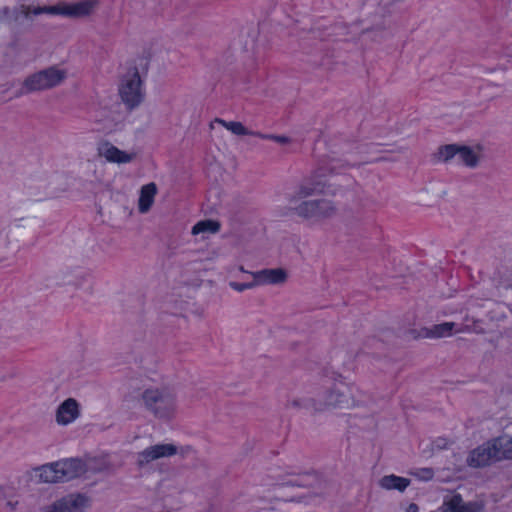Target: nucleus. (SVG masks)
Instances as JSON below:
<instances>
[{"label":"nucleus","mask_w":512,"mask_h":512,"mask_svg":"<svg viewBox=\"0 0 512 512\" xmlns=\"http://www.w3.org/2000/svg\"><path fill=\"white\" fill-rule=\"evenodd\" d=\"M44 13L67 16V6L66 4L57 6H44Z\"/></svg>","instance_id":"cd10ccee"},{"label":"nucleus","mask_w":512,"mask_h":512,"mask_svg":"<svg viewBox=\"0 0 512 512\" xmlns=\"http://www.w3.org/2000/svg\"><path fill=\"white\" fill-rule=\"evenodd\" d=\"M504 56L509 60H512V46L506 47L504 49Z\"/></svg>","instance_id":"f704fd0d"},{"label":"nucleus","mask_w":512,"mask_h":512,"mask_svg":"<svg viewBox=\"0 0 512 512\" xmlns=\"http://www.w3.org/2000/svg\"><path fill=\"white\" fill-rule=\"evenodd\" d=\"M407 512H418V506L414 503L410 504L407 509Z\"/></svg>","instance_id":"e433bc0d"},{"label":"nucleus","mask_w":512,"mask_h":512,"mask_svg":"<svg viewBox=\"0 0 512 512\" xmlns=\"http://www.w3.org/2000/svg\"><path fill=\"white\" fill-rule=\"evenodd\" d=\"M214 122L222 125L227 130H229L231 133L243 136V135H255L256 133L249 131L241 122L237 121H225L220 118H216Z\"/></svg>","instance_id":"b1692460"},{"label":"nucleus","mask_w":512,"mask_h":512,"mask_svg":"<svg viewBox=\"0 0 512 512\" xmlns=\"http://www.w3.org/2000/svg\"><path fill=\"white\" fill-rule=\"evenodd\" d=\"M43 13H44V7H34V8H31V14L40 15V14H43Z\"/></svg>","instance_id":"72a5a7b5"},{"label":"nucleus","mask_w":512,"mask_h":512,"mask_svg":"<svg viewBox=\"0 0 512 512\" xmlns=\"http://www.w3.org/2000/svg\"><path fill=\"white\" fill-rule=\"evenodd\" d=\"M499 69L502 70V71H505L506 67L502 65V66L499 67Z\"/></svg>","instance_id":"ea45409f"},{"label":"nucleus","mask_w":512,"mask_h":512,"mask_svg":"<svg viewBox=\"0 0 512 512\" xmlns=\"http://www.w3.org/2000/svg\"><path fill=\"white\" fill-rule=\"evenodd\" d=\"M467 463L469 466L474 468L486 467L496 463L494 461L489 441H486L482 445L473 449L467 458Z\"/></svg>","instance_id":"ddd939ff"},{"label":"nucleus","mask_w":512,"mask_h":512,"mask_svg":"<svg viewBox=\"0 0 512 512\" xmlns=\"http://www.w3.org/2000/svg\"><path fill=\"white\" fill-rule=\"evenodd\" d=\"M494 461L499 462L505 459H512V437L509 435H502L491 440H488Z\"/></svg>","instance_id":"4468645a"},{"label":"nucleus","mask_w":512,"mask_h":512,"mask_svg":"<svg viewBox=\"0 0 512 512\" xmlns=\"http://www.w3.org/2000/svg\"><path fill=\"white\" fill-rule=\"evenodd\" d=\"M11 11H12V10H11L10 8H8V7H4V8L2 9V12H1V13H2L3 18H4L6 21H10V20H11V17H10V16H11Z\"/></svg>","instance_id":"2f4dec72"},{"label":"nucleus","mask_w":512,"mask_h":512,"mask_svg":"<svg viewBox=\"0 0 512 512\" xmlns=\"http://www.w3.org/2000/svg\"><path fill=\"white\" fill-rule=\"evenodd\" d=\"M254 278L256 285H279L287 280V272L282 268L262 269L249 272Z\"/></svg>","instance_id":"9b49d317"},{"label":"nucleus","mask_w":512,"mask_h":512,"mask_svg":"<svg viewBox=\"0 0 512 512\" xmlns=\"http://www.w3.org/2000/svg\"><path fill=\"white\" fill-rule=\"evenodd\" d=\"M458 146L457 144H449L439 147L435 154L436 159L440 162L447 163L454 157L457 158Z\"/></svg>","instance_id":"a878e982"},{"label":"nucleus","mask_w":512,"mask_h":512,"mask_svg":"<svg viewBox=\"0 0 512 512\" xmlns=\"http://www.w3.org/2000/svg\"><path fill=\"white\" fill-rule=\"evenodd\" d=\"M8 505L11 506V509H13V505L11 504V502H8Z\"/></svg>","instance_id":"a19ab883"},{"label":"nucleus","mask_w":512,"mask_h":512,"mask_svg":"<svg viewBox=\"0 0 512 512\" xmlns=\"http://www.w3.org/2000/svg\"><path fill=\"white\" fill-rule=\"evenodd\" d=\"M39 478L44 483H56L61 482L60 473L58 467H56V462L43 465L38 469Z\"/></svg>","instance_id":"4be33fe9"},{"label":"nucleus","mask_w":512,"mask_h":512,"mask_svg":"<svg viewBox=\"0 0 512 512\" xmlns=\"http://www.w3.org/2000/svg\"><path fill=\"white\" fill-rule=\"evenodd\" d=\"M179 452V447L173 443L151 445L137 453L136 465L138 468L144 469L149 467L154 461L170 458Z\"/></svg>","instance_id":"423d86ee"},{"label":"nucleus","mask_w":512,"mask_h":512,"mask_svg":"<svg viewBox=\"0 0 512 512\" xmlns=\"http://www.w3.org/2000/svg\"><path fill=\"white\" fill-rule=\"evenodd\" d=\"M156 193L157 187L155 183L146 184L141 188L140 197L138 200V208L141 213H146L150 210Z\"/></svg>","instance_id":"a211bd4d"},{"label":"nucleus","mask_w":512,"mask_h":512,"mask_svg":"<svg viewBox=\"0 0 512 512\" xmlns=\"http://www.w3.org/2000/svg\"><path fill=\"white\" fill-rule=\"evenodd\" d=\"M239 271H241L243 273H248V271L245 270V268L243 266H239Z\"/></svg>","instance_id":"58836bf2"},{"label":"nucleus","mask_w":512,"mask_h":512,"mask_svg":"<svg viewBox=\"0 0 512 512\" xmlns=\"http://www.w3.org/2000/svg\"><path fill=\"white\" fill-rule=\"evenodd\" d=\"M66 79L67 70L52 65L27 76L17 95L22 96L33 92L51 90L60 86Z\"/></svg>","instance_id":"7ed1b4c3"},{"label":"nucleus","mask_w":512,"mask_h":512,"mask_svg":"<svg viewBox=\"0 0 512 512\" xmlns=\"http://www.w3.org/2000/svg\"><path fill=\"white\" fill-rule=\"evenodd\" d=\"M97 152L100 157L110 163L125 164L131 162L136 154L118 149L108 141H102L98 144Z\"/></svg>","instance_id":"6e6552de"},{"label":"nucleus","mask_w":512,"mask_h":512,"mask_svg":"<svg viewBox=\"0 0 512 512\" xmlns=\"http://www.w3.org/2000/svg\"><path fill=\"white\" fill-rule=\"evenodd\" d=\"M317 401L319 413L351 409V404L354 402L350 396V384L345 382L334 383Z\"/></svg>","instance_id":"39448f33"},{"label":"nucleus","mask_w":512,"mask_h":512,"mask_svg":"<svg viewBox=\"0 0 512 512\" xmlns=\"http://www.w3.org/2000/svg\"><path fill=\"white\" fill-rule=\"evenodd\" d=\"M19 9H20V14L23 15L24 17H26V18H28L29 15L31 14V7L30 6L21 5V6H19Z\"/></svg>","instance_id":"7c9ffc66"},{"label":"nucleus","mask_w":512,"mask_h":512,"mask_svg":"<svg viewBox=\"0 0 512 512\" xmlns=\"http://www.w3.org/2000/svg\"><path fill=\"white\" fill-rule=\"evenodd\" d=\"M410 474L422 481H429L433 478L434 472L431 468H419L410 471Z\"/></svg>","instance_id":"bb28decb"},{"label":"nucleus","mask_w":512,"mask_h":512,"mask_svg":"<svg viewBox=\"0 0 512 512\" xmlns=\"http://www.w3.org/2000/svg\"><path fill=\"white\" fill-rule=\"evenodd\" d=\"M229 286L237 292H243L247 289H252L257 285L254 280L253 282H250V283H239V282L231 281V282H229Z\"/></svg>","instance_id":"c756f323"},{"label":"nucleus","mask_w":512,"mask_h":512,"mask_svg":"<svg viewBox=\"0 0 512 512\" xmlns=\"http://www.w3.org/2000/svg\"><path fill=\"white\" fill-rule=\"evenodd\" d=\"M483 157L482 147L459 145L457 152V159L463 165L469 168H476Z\"/></svg>","instance_id":"2eb2a0df"},{"label":"nucleus","mask_w":512,"mask_h":512,"mask_svg":"<svg viewBox=\"0 0 512 512\" xmlns=\"http://www.w3.org/2000/svg\"><path fill=\"white\" fill-rule=\"evenodd\" d=\"M406 150H407V148H406V147H399V148L397 149V152H399V153H403V152H405Z\"/></svg>","instance_id":"4c0bfd02"},{"label":"nucleus","mask_w":512,"mask_h":512,"mask_svg":"<svg viewBox=\"0 0 512 512\" xmlns=\"http://www.w3.org/2000/svg\"><path fill=\"white\" fill-rule=\"evenodd\" d=\"M118 91L122 102L130 110L138 107L143 102L145 93L137 68H130L122 76Z\"/></svg>","instance_id":"20e7f679"},{"label":"nucleus","mask_w":512,"mask_h":512,"mask_svg":"<svg viewBox=\"0 0 512 512\" xmlns=\"http://www.w3.org/2000/svg\"><path fill=\"white\" fill-rule=\"evenodd\" d=\"M350 384V396L354 402L351 404L352 408H368L374 404V399L364 392L363 390L356 387L354 384Z\"/></svg>","instance_id":"6ab92c4d"},{"label":"nucleus","mask_w":512,"mask_h":512,"mask_svg":"<svg viewBox=\"0 0 512 512\" xmlns=\"http://www.w3.org/2000/svg\"><path fill=\"white\" fill-rule=\"evenodd\" d=\"M467 331H470V327L468 325H463V326L455 329L456 333H463V332H467Z\"/></svg>","instance_id":"c9c22d12"},{"label":"nucleus","mask_w":512,"mask_h":512,"mask_svg":"<svg viewBox=\"0 0 512 512\" xmlns=\"http://www.w3.org/2000/svg\"><path fill=\"white\" fill-rule=\"evenodd\" d=\"M99 4V0H81L73 4H66L67 17L82 18L91 15Z\"/></svg>","instance_id":"dca6fc26"},{"label":"nucleus","mask_w":512,"mask_h":512,"mask_svg":"<svg viewBox=\"0 0 512 512\" xmlns=\"http://www.w3.org/2000/svg\"><path fill=\"white\" fill-rule=\"evenodd\" d=\"M219 229H220V223L209 219V220H202V221H199L198 223H196L193 226L191 233L193 235L205 234V233L214 234V233H217L219 231Z\"/></svg>","instance_id":"5701e85b"},{"label":"nucleus","mask_w":512,"mask_h":512,"mask_svg":"<svg viewBox=\"0 0 512 512\" xmlns=\"http://www.w3.org/2000/svg\"><path fill=\"white\" fill-rule=\"evenodd\" d=\"M19 15H20V9H19V7H17V8H15V9H13V10L11 11V16H10V17H11V20H10V21H14V22L18 21V19H19Z\"/></svg>","instance_id":"473e14b6"},{"label":"nucleus","mask_w":512,"mask_h":512,"mask_svg":"<svg viewBox=\"0 0 512 512\" xmlns=\"http://www.w3.org/2000/svg\"><path fill=\"white\" fill-rule=\"evenodd\" d=\"M362 14L367 18L382 16L383 8L379 5L378 0H363L361 3Z\"/></svg>","instance_id":"393cba45"},{"label":"nucleus","mask_w":512,"mask_h":512,"mask_svg":"<svg viewBox=\"0 0 512 512\" xmlns=\"http://www.w3.org/2000/svg\"><path fill=\"white\" fill-rule=\"evenodd\" d=\"M80 404L74 398L64 400L57 408L55 420L57 424L67 426L80 416Z\"/></svg>","instance_id":"1a4fd4ad"},{"label":"nucleus","mask_w":512,"mask_h":512,"mask_svg":"<svg viewBox=\"0 0 512 512\" xmlns=\"http://www.w3.org/2000/svg\"><path fill=\"white\" fill-rule=\"evenodd\" d=\"M255 136H258L262 139H270V140H273L281 145H286V144H289L291 142L290 138L286 137V136H281V135H266V134H262V133H259L257 132L255 134Z\"/></svg>","instance_id":"c85d7f7f"},{"label":"nucleus","mask_w":512,"mask_h":512,"mask_svg":"<svg viewBox=\"0 0 512 512\" xmlns=\"http://www.w3.org/2000/svg\"><path fill=\"white\" fill-rule=\"evenodd\" d=\"M139 401L158 420L170 421L177 414V396L169 387H149L141 393Z\"/></svg>","instance_id":"f03ea898"},{"label":"nucleus","mask_w":512,"mask_h":512,"mask_svg":"<svg viewBox=\"0 0 512 512\" xmlns=\"http://www.w3.org/2000/svg\"><path fill=\"white\" fill-rule=\"evenodd\" d=\"M379 485L386 490L395 489L403 492L410 485V480L391 474L382 477L379 481Z\"/></svg>","instance_id":"412c9836"},{"label":"nucleus","mask_w":512,"mask_h":512,"mask_svg":"<svg viewBox=\"0 0 512 512\" xmlns=\"http://www.w3.org/2000/svg\"><path fill=\"white\" fill-rule=\"evenodd\" d=\"M457 327L454 322H444L441 324L433 325L430 328L422 330V336L425 338H444L453 334L454 329Z\"/></svg>","instance_id":"f3484780"},{"label":"nucleus","mask_w":512,"mask_h":512,"mask_svg":"<svg viewBox=\"0 0 512 512\" xmlns=\"http://www.w3.org/2000/svg\"><path fill=\"white\" fill-rule=\"evenodd\" d=\"M284 407L286 410L294 412L306 410L319 413L317 399L307 394L289 395L285 401Z\"/></svg>","instance_id":"9d476101"},{"label":"nucleus","mask_w":512,"mask_h":512,"mask_svg":"<svg viewBox=\"0 0 512 512\" xmlns=\"http://www.w3.org/2000/svg\"><path fill=\"white\" fill-rule=\"evenodd\" d=\"M59 469L61 482L78 478L85 474L83 460L72 458L56 462Z\"/></svg>","instance_id":"f8f14e48"},{"label":"nucleus","mask_w":512,"mask_h":512,"mask_svg":"<svg viewBox=\"0 0 512 512\" xmlns=\"http://www.w3.org/2000/svg\"><path fill=\"white\" fill-rule=\"evenodd\" d=\"M358 165H360V163H358ZM352 166H353V167H356V166H357V164H356V163H354V164H352Z\"/></svg>","instance_id":"79ce46f5"},{"label":"nucleus","mask_w":512,"mask_h":512,"mask_svg":"<svg viewBox=\"0 0 512 512\" xmlns=\"http://www.w3.org/2000/svg\"><path fill=\"white\" fill-rule=\"evenodd\" d=\"M85 467V473H100L110 471L112 465L106 456L100 457H88L83 461Z\"/></svg>","instance_id":"aec40b11"},{"label":"nucleus","mask_w":512,"mask_h":512,"mask_svg":"<svg viewBox=\"0 0 512 512\" xmlns=\"http://www.w3.org/2000/svg\"><path fill=\"white\" fill-rule=\"evenodd\" d=\"M315 187L302 185L289 197L288 211L299 218L319 223L327 220L337 213L335 203L326 198L308 199L315 194Z\"/></svg>","instance_id":"f257e3e1"},{"label":"nucleus","mask_w":512,"mask_h":512,"mask_svg":"<svg viewBox=\"0 0 512 512\" xmlns=\"http://www.w3.org/2000/svg\"><path fill=\"white\" fill-rule=\"evenodd\" d=\"M91 504L88 496L80 493L68 494L45 507V512H85Z\"/></svg>","instance_id":"0eeeda50"}]
</instances>
